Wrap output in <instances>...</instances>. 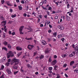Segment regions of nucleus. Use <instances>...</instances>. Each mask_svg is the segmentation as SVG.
<instances>
[{
  "mask_svg": "<svg viewBox=\"0 0 78 78\" xmlns=\"http://www.w3.org/2000/svg\"><path fill=\"white\" fill-rule=\"evenodd\" d=\"M14 62H15L14 64V66H16L17 64H19V60L16 58H14L12 60V64L14 63Z\"/></svg>",
  "mask_w": 78,
  "mask_h": 78,
  "instance_id": "1",
  "label": "nucleus"
},
{
  "mask_svg": "<svg viewBox=\"0 0 78 78\" xmlns=\"http://www.w3.org/2000/svg\"><path fill=\"white\" fill-rule=\"evenodd\" d=\"M7 55V58H9V57H10V56H11V57L14 56V54L12 53V52L11 51H9Z\"/></svg>",
  "mask_w": 78,
  "mask_h": 78,
  "instance_id": "2",
  "label": "nucleus"
},
{
  "mask_svg": "<svg viewBox=\"0 0 78 78\" xmlns=\"http://www.w3.org/2000/svg\"><path fill=\"white\" fill-rule=\"evenodd\" d=\"M57 63V61H56V60L55 59L51 62V66H54V65H55Z\"/></svg>",
  "mask_w": 78,
  "mask_h": 78,
  "instance_id": "3",
  "label": "nucleus"
},
{
  "mask_svg": "<svg viewBox=\"0 0 78 78\" xmlns=\"http://www.w3.org/2000/svg\"><path fill=\"white\" fill-rule=\"evenodd\" d=\"M34 47V46L33 45H29L27 47V48L29 50H32L33 48Z\"/></svg>",
  "mask_w": 78,
  "mask_h": 78,
  "instance_id": "4",
  "label": "nucleus"
},
{
  "mask_svg": "<svg viewBox=\"0 0 78 78\" xmlns=\"http://www.w3.org/2000/svg\"><path fill=\"white\" fill-rule=\"evenodd\" d=\"M58 28H59L62 30H63L64 29V27L62 26H58Z\"/></svg>",
  "mask_w": 78,
  "mask_h": 78,
  "instance_id": "5",
  "label": "nucleus"
},
{
  "mask_svg": "<svg viewBox=\"0 0 78 78\" xmlns=\"http://www.w3.org/2000/svg\"><path fill=\"white\" fill-rule=\"evenodd\" d=\"M75 55V52L73 51L72 54L69 55V57H73V56H74Z\"/></svg>",
  "mask_w": 78,
  "mask_h": 78,
  "instance_id": "6",
  "label": "nucleus"
},
{
  "mask_svg": "<svg viewBox=\"0 0 78 78\" xmlns=\"http://www.w3.org/2000/svg\"><path fill=\"white\" fill-rule=\"evenodd\" d=\"M6 57H4L3 58H2V59H1L0 60V62H5V61H6Z\"/></svg>",
  "mask_w": 78,
  "mask_h": 78,
  "instance_id": "7",
  "label": "nucleus"
},
{
  "mask_svg": "<svg viewBox=\"0 0 78 78\" xmlns=\"http://www.w3.org/2000/svg\"><path fill=\"white\" fill-rule=\"evenodd\" d=\"M41 43H42V45H45L46 44H47V43L46 42V41H45L44 40H42L41 41Z\"/></svg>",
  "mask_w": 78,
  "mask_h": 78,
  "instance_id": "8",
  "label": "nucleus"
},
{
  "mask_svg": "<svg viewBox=\"0 0 78 78\" xmlns=\"http://www.w3.org/2000/svg\"><path fill=\"white\" fill-rule=\"evenodd\" d=\"M6 71L7 72L8 74H11V70L9 69H6Z\"/></svg>",
  "mask_w": 78,
  "mask_h": 78,
  "instance_id": "9",
  "label": "nucleus"
},
{
  "mask_svg": "<svg viewBox=\"0 0 78 78\" xmlns=\"http://www.w3.org/2000/svg\"><path fill=\"white\" fill-rule=\"evenodd\" d=\"M6 21H3L2 22V26H5L6 25Z\"/></svg>",
  "mask_w": 78,
  "mask_h": 78,
  "instance_id": "10",
  "label": "nucleus"
},
{
  "mask_svg": "<svg viewBox=\"0 0 78 78\" xmlns=\"http://www.w3.org/2000/svg\"><path fill=\"white\" fill-rule=\"evenodd\" d=\"M16 50H22V48L20 47H16Z\"/></svg>",
  "mask_w": 78,
  "mask_h": 78,
  "instance_id": "11",
  "label": "nucleus"
},
{
  "mask_svg": "<svg viewBox=\"0 0 78 78\" xmlns=\"http://www.w3.org/2000/svg\"><path fill=\"white\" fill-rule=\"evenodd\" d=\"M44 58V55H41L39 57V58H40V60H41V59H43Z\"/></svg>",
  "mask_w": 78,
  "mask_h": 78,
  "instance_id": "12",
  "label": "nucleus"
},
{
  "mask_svg": "<svg viewBox=\"0 0 78 78\" xmlns=\"http://www.w3.org/2000/svg\"><path fill=\"white\" fill-rule=\"evenodd\" d=\"M6 3L8 6H12V5L11 4V3H10V2H9V1L6 2Z\"/></svg>",
  "mask_w": 78,
  "mask_h": 78,
  "instance_id": "13",
  "label": "nucleus"
},
{
  "mask_svg": "<svg viewBox=\"0 0 78 78\" xmlns=\"http://www.w3.org/2000/svg\"><path fill=\"white\" fill-rule=\"evenodd\" d=\"M45 53L46 54H47V53H49V50L48 49H46Z\"/></svg>",
  "mask_w": 78,
  "mask_h": 78,
  "instance_id": "14",
  "label": "nucleus"
},
{
  "mask_svg": "<svg viewBox=\"0 0 78 78\" xmlns=\"http://www.w3.org/2000/svg\"><path fill=\"white\" fill-rule=\"evenodd\" d=\"M2 50H5V51H7V50H8V49H7V48L5 47H3L2 48Z\"/></svg>",
  "mask_w": 78,
  "mask_h": 78,
  "instance_id": "15",
  "label": "nucleus"
},
{
  "mask_svg": "<svg viewBox=\"0 0 78 78\" xmlns=\"http://www.w3.org/2000/svg\"><path fill=\"white\" fill-rule=\"evenodd\" d=\"M19 9V10H22V7L21 5H19L18 7Z\"/></svg>",
  "mask_w": 78,
  "mask_h": 78,
  "instance_id": "16",
  "label": "nucleus"
},
{
  "mask_svg": "<svg viewBox=\"0 0 78 78\" xmlns=\"http://www.w3.org/2000/svg\"><path fill=\"white\" fill-rule=\"evenodd\" d=\"M27 67L29 69H31L32 67L31 66V65L29 64H27Z\"/></svg>",
  "mask_w": 78,
  "mask_h": 78,
  "instance_id": "17",
  "label": "nucleus"
},
{
  "mask_svg": "<svg viewBox=\"0 0 78 78\" xmlns=\"http://www.w3.org/2000/svg\"><path fill=\"white\" fill-rule=\"evenodd\" d=\"M24 27H23V26H22L21 27H20V29H19V31H22V29H23V28Z\"/></svg>",
  "mask_w": 78,
  "mask_h": 78,
  "instance_id": "18",
  "label": "nucleus"
},
{
  "mask_svg": "<svg viewBox=\"0 0 78 78\" xmlns=\"http://www.w3.org/2000/svg\"><path fill=\"white\" fill-rule=\"evenodd\" d=\"M63 36V35L62 34H60L58 36V38H60V37H62Z\"/></svg>",
  "mask_w": 78,
  "mask_h": 78,
  "instance_id": "19",
  "label": "nucleus"
},
{
  "mask_svg": "<svg viewBox=\"0 0 78 78\" xmlns=\"http://www.w3.org/2000/svg\"><path fill=\"white\" fill-rule=\"evenodd\" d=\"M3 44L5 45H8V42L5 41L3 42Z\"/></svg>",
  "mask_w": 78,
  "mask_h": 78,
  "instance_id": "20",
  "label": "nucleus"
},
{
  "mask_svg": "<svg viewBox=\"0 0 78 78\" xmlns=\"http://www.w3.org/2000/svg\"><path fill=\"white\" fill-rule=\"evenodd\" d=\"M70 19V17L67 16H66V18L67 20H69V19Z\"/></svg>",
  "mask_w": 78,
  "mask_h": 78,
  "instance_id": "21",
  "label": "nucleus"
},
{
  "mask_svg": "<svg viewBox=\"0 0 78 78\" xmlns=\"http://www.w3.org/2000/svg\"><path fill=\"white\" fill-rule=\"evenodd\" d=\"M16 16H17V15L16 14H15L14 15H12L11 16V17H12V18H14V17H16Z\"/></svg>",
  "mask_w": 78,
  "mask_h": 78,
  "instance_id": "22",
  "label": "nucleus"
},
{
  "mask_svg": "<svg viewBox=\"0 0 78 78\" xmlns=\"http://www.w3.org/2000/svg\"><path fill=\"white\" fill-rule=\"evenodd\" d=\"M7 46L8 48H9V49H11V46L10 44H8Z\"/></svg>",
  "mask_w": 78,
  "mask_h": 78,
  "instance_id": "23",
  "label": "nucleus"
},
{
  "mask_svg": "<svg viewBox=\"0 0 78 78\" xmlns=\"http://www.w3.org/2000/svg\"><path fill=\"white\" fill-rule=\"evenodd\" d=\"M74 63L75 62H74V61H72L70 63V66H72V64H74Z\"/></svg>",
  "mask_w": 78,
  "mask_h": 78,
  "instance_id": "24",
  "label": "nucleus"
},
{
  "mask_svg": "<svg viewBox=\"0 0 78 78\" xmlns=\"http://www.w3.org/2000/svg\"><path fill=\"white\" fill-rule=\"evenodd\" d=\"M74 71V73H78V69H75Z\"/></svg>",
  "mask_w": 78,
  "mask_h": 78,
  "instance_id": "25",
  "label": "nucleus"
},
{
  "mask_svg": "<svg viewBox=\"0 0 78 78\" xmlns=\"http://www.w3.org/2000/svg\"><path fill=\"white\" fill-rule=\"evenodd\" d=\"M75 50L76 51H78V45H77L75 48Z\"/></svg>",
  "mask_w": 78,
  "mask_h": 78,
  "instance_id": "26",
  "label": "nucleus"
},
{
  "mask_svg": "<svg viewBox=\"0 0 78 78\" xmlns=\"http://www.w3.org/2000/svg\"><path fill=\"white\" fill-rule=\"evenodd\" d=\"M56 76H57V78H61V76L59 75V74H56Z\"/></svg>",
  "mask_w": 78,
  "mask_h": 78,
  "instance_id": "27",
  "label": "nucleus"
},
{
  "mask_svg": "<svg viewBox=\"0 0 78 78\" xmlns=\"http://www.w3.org/2000/svg\"><path fill=\"white\" fill-rule=\"evenodd\" d=\"M24 1H25V0H23L21 1H20V2L21 3H22V4H24V3H25V2H24Z\"/></svg>",
  "mask_w": 78,
  "mask_h": 78,
  "instance_id": "28",
  "label": "nucleus"
},
{
  "mask_svg": "<svg viewBox=\"0 0 78 78\" xmlns=\"http://www.w3.org/2000/svg\"><path fill=\"white\" fill-rule=\"evenodd\" d=\"M21 55H22V52H20L19 53H18L17 54L18 56L19 57V56H20Z\"/></svg>",
  "mask_w": 78,
  "mask_h": 78,
  "instance_id": "29",
  "label": "nucleus"
},
{
  "mask_svg": "<svg viewBox=\"0 0 78 78\" xmlns=\"http://www.w3.org/2000/svg\"><path fill=\"white\" fill-rule=\"evenodd\" d=\"M48 69L49 70H53V67H49L48 68Z\"/></svg>",
  "mask_w": 78,
  "mask_h": 78,
  "instance_id": "30",
  "label": "nucleus"
},
{
  "mask_svg": "<svg viewBox=\"0 0 78 78\" xmlns=\"http://www.w3.org/2000/svg\"><path fill=\"white\" fill-rule=\"evenodd\" d=\"M67 56V54H65V55H62V58H65V57H66Z\"/></svg>",
  "mask_w": 78,
  "mask_h": 78,
  "instance_id": "31",
  "label": "nucleus"
},
{
  "mask_svg": "<svg viewBox=\"0 0 78 78\" xmlns=\"http://www.w3.org/2000/svg\"><path fill=\"white\" fill-rule=\"evenodd\" d=\"M10 64V63H9V62H8L6 63H5V65L6 66H9V65Z\"/></svg>",
  "mask_w": 78,
  "mask_h": 78,
  "instance_id": "32",
  "label": "nucleus"
},
{
  "mask_svg": "<svg viewBox=\"0 0 78 78\" xmlns=\"http://www.w3.org/2000/svg\"><path fill=\"white\" fill-rule=\"evenodd\" d=\"M42 2L43 3L45 4L47 3V0H44V1H42Z\"/></svg>",
  "mask_w": 78,
  "mask_h": 78,
  "instance_id": "33",
  "label": "nucleus"
},
{
  "mask_svg": "<svg viewBox=\"0 0 78 78\" xmlns=\"http://www.w3.org/2000/svg\"><path fill=\"white\" fill-rule=\"evenodd\" d=\"M61 41H62V42H64V40H65V39L64 38H62L61 39Z\"/></svg>",
  "mask_w": 78,
  "mask_h": 78,
  "instance_id": "34",
  "label": "nucleus"
},
{
  "mask_svg": "<svg viewBox=\"0 0 78 78\" xmlns=\"http://www.w3.org/2000/svg\"><path fill=\"white\" fill-rule=\"evenodd\" d=\"M6 35V34L5 33H4L2 34V37H3V38H5V36Z\"/></svg>",
  "mask_w": 78,
  "mask_h": 78,
  "instance_id": "35",
  "label": "nucleus"
},
{
  "mask_svg": "<svg viewBox=\"0 0 78 78\" xmlns=\"http://www.w3.org/2000/svg\"><path fill=\"white\" fill-rule=\"evenodd\" d=\"M53 35H54L55 37H56V36H57V33H53Z\"/></svg>",
  "mask_w": 78,
  "mask_h": 78,
  "instance_id": "36",
  "label": "nucleus"
},
{
  "mask_svg": "<svg viewBox=\"0 0 78 78\" xmlns=\"http://www.w3.org/2000/svg\"><path fill=\"white\" fill-rule=\"evenodd\" d=\"M38 17L40 19H42V15H39Z\"/></svg>",
  "mask_w": 78,
  "mask_h": 78,
  "instance_id": "37",
  "label": "nucleus"
},
{
  "mask_svg": "<svg viewBox=\"0 0 78 78\" xmlns=\"http://www.w3.org/2000/svg\"><path fill=\"white\" fill-rule=\"evenodd\" d=\"M4 68H5V66H4L2 65L1 66V69H0V70L3 69H4Z\"/></svg>",
  "mask_w": 78,
  "mask_h": 78,
  "instance_id": "38",
  "label": "nucleus"
},
{
  "mask_svg": "<svg viewBox=\"0 0 78 78\" xmlns=\"http://www.w3.org/2000/svg\"><path fill=\"white\" fill-rule=\"evenodd\" d=\"M37 51L35 52L34 53V56H35L36 55H37Z\"/></svg>",
  "mask_w": 78,
  "mask_h": 78,
  "instance_id": "39",
  "label": "nucleus"
},
{
  "mask_svg": "<svg viewBox=\"0 0 78 78\" xmlns=\"http://www.w3.org/2000/svg\"><path fill=\"white\" fill-rule=\"evenodd\" d=\"M1 2H2V4H3L4 3H5V0H2L1 1Z\"/></svg>",
  "mask_w": 78,
  "mask_h": 78,
  "instance_id": "40",
  "label": "nucleus"
},
{
  "mask_svg": "<svg viewBox=\"0 0 78 78\" xmlns=\"http://www.w3.org/2000/svg\"><path fill=\"white\" fill-rule=\"evenodd\" d=\"M28 30H30V31H29L28 32H30L33 31V29L32 28L28 29Z\"/></svg>",
  "mask_w": 78,
  "mask_h": 78,
  "instance_id": "41",
  "label": "nucleus"
},
{
  "mask_svg": "<svg viewBox=\"0 0 78 78\" xmlns=\"http://www.w3.org/2000/svg\"><path fill=\"white\" fill-rule=\"evenodd\" d=\"M51 61H52V59L51 58H49V62H51Z\"/></svg>",
  "mask_w": 78,
  "mask_h": 78,
  "instance_id": "42",
  "label": "nucleus"
},
{
  "mask_svg": "<svg viewBox=\"0 0 78 78\" xmlns=\"http://www.w3.org/2000/svg\"><path fill=\"white\" fill-rule=\"evenodd\" d=\"M51 9H52V8H51V7H48V10H51Z\"/></svg>",
  "mask_w": 78,
  "mask_h": 78,
  "instance_id": "43",
  "label": "nucleus"
},
{
  "mask_svg": "<svg viewBox=\"0 0 78 78\" xmlns=\"http://www.w3.org/2000/svg\"><path fill=\"white\" fill-rule=\"evenodd\" d=\"M16 2L17 3H20V0H16Z\"/></svg>",
  "mask_w": 78,
  "mask_h": 78,
  "instance_id": "44",
  "label": "nucleus"
},
{
  "mask_svg": "<svg viewBox=\"0 0 78 78\" xmlns=\"http://www.w3.org/2000/svg\"><path fill=\"white\" fill-rule=\"evenodd\" d=\"M27 58V55H25L23 56V59H25V58Z\"/></svg>",
  "mask_w": 78,
  "mask_h": 78,
  "instance_id": "45",
  "label": "nucleus"
},
{
  "mask_svg": "<svg viewBox=\"0 0 78 78\" xmlns=\"http://www.w3.org/2000/svg\"><path fill=\"white\" fill-rule=\"evenodd\" d=\"M27 14L26 13H24L23 14V16H24V17H26L27 16Z\"/></svg>",
  "mask_w": 78,
  "mask_h": 78,
  "instance_id": "46",
  "label": "nucleus"
},
{
  "mask_svg": "<svg viewBox=\"0 0 78 78\" xmlns=\"http://www.w3.org/2000/svg\"><path fill=\"white\" fill-rule=\"evenodd\" d=\"M34 42L35 43V44H37V40H34Z\"/></svg>",
  "mask_w": 78,
  "mask_h": 78,
  "instance_id": "47",
  "label": "nucleus"
},
{
  "mask_svg": "<svg viewBox=\"0 0 78 78\" xmlns=\"http://www.w3.org/2000/svg\"><path fill=\"white\" fill-rule=\"evenodd\" d=\"M42 5H43V2H42V1L40 3V6H42Z\"/></svg>",
  "mask_w": 78,
  "mask_h": 78,
  "instance_id": "48",
  "label": "nucleus"
},
{
  "mask_svg": "<svg viewBox=\"0 0 78 78\" xmlns=\"http://www.w3.org/2000/svg\"><path fill=\"white\" fill-rule=\"evenodd\" d=\"M22 68H23V67H21V68L20 70L22 72H23V70L22 69Z\"/></svg>",
  "mask_w": 78,
  "mask_h": 78,
  "instance_id": "49",
  "label": "nucleus"
},
{
  "mask_svg": "<svg viewBox=\"0 0 78 78\" xmlns=\"http://www.w3.org/2000/svg\"><path fill=\"white\" fill-rule=\"evenodd\" d=\"M13 69H17V67L16 66H14L13 67Z\"/></svg>",
  "mask_w": 78,
  "mask_h": 78,
  "instance_id": "50",
  "label": "nucleus"
},
{
  "mask_svg": "<svg viewBox=\"0 0 78 78\" xmlns=\"http://www.w3.org/2000/svg\"><path fill=\"white\" fill-rule=\"evenodd\" d=\"M67 66V64L66 63L64 65H63V67H66Z\"/></svg>",
  "mask_w": 78,
  "mask_h": 78,
  "instance_id": "51",
  "label": "nucleus"
},
{
  "mask_svg": "<svg viewBox=\"0 0 78 78\" xmlns=\"http://www.w3.org/2000/svg\"><path fill=\"white\" fill-rule=\"evenodd\" d=\"M12 35L13 36H14V35H15V33L14 32H13L12 33Z\"/></svg>",
  "mask_w": 78,
  "mask_h": 78,
  "instance_id": "52",
  "label": "nucleus"
},
{
  "mask_svg": "<svg viewBox=\"0 0 78 78\" xmlns=\"http://www.w3.org/2000/svg\"><path fill=\"white\" fill-rule=\"evenodd\" d=\"M47 14H48V15H50V12H48V11H47Z\"/></svg>",
  "mask_w": 78,
  "mask_h": 78,
  "instance_id": "53",
  "label": "nucleus"
},
{
  "mask_svg": "<svg viewBox=\"0 0 78 78\" xmlns=\"http://www.w3.org/2000/svg\"><path fill=\"white\" fill-rule=\"evenodd\" d=\"M69 7H70V5L69 4H68L67 5V8H69Z\"/></svg>",
  "mask_w": 78,
  "mask_h": 78,
  "instance_id": "54",
  "label": "nucleus"
},
{
  "mask_svg": "<svg viewBox=\"0 0 78 78\" xmlns=\"http://www.w3.org/2000/svg\"><path fill=\"white\" fill-rule=\"evenodd\" d=\"M1 78H5L4 77V75H2L1 76Z\"/></svg>",
  "mask_w": 78,
  "mask_h": 78,
  "instance_id": "55",
  "label": "nucleus"
},
{
  "mask_svg": "<svg viewBox=\"0 0 78 78\" xmlns=\"http://www.w3.org/2000/svg\"><path fill=\"white\" fill-rule=\"evenodd\" d=\"M54 58H55V59L57 58V56H56V55H54Z\"/></svg>",
  "mask_w": 78,
  "mask_h": 78,
  "instance_id": "56",
  "label": "nucleus"
},
{
  "mask_svg": "<svg viewBox=\"0 0 78 78\" xmlns=\"http://www.w3.org/2000/svg\"><path fill=\"white\" fill-rule=\"evenodd\" d=\"M49 23H50V21H49L47 22V25H48V24H49Z\"/></svg>",
  "mask_w": 78,
  "mask_h": 78,
  "instance_id": "57",
  "label": "nucleus"
},
{
  "mask_svg": "<svg viewBox=\"0 0 78 78\" xmlns=\"http://www.w3.org/2000/svg\"><path fill=\"white\" fill-rule=\"evenodd\" d=\"M44 18H46L47 19V15H45L44 16Z\"/></svg>",
  "mask_w": 78,
  "mask_h": 78,
  "instance_id": "58",
  "label": "nucleus"
},
{
  "mask_svg": "<svg viewBox=\"0 0 78 78\" xmlns=\"http://www.w3.org/2000/svg\"><path fill=\"white\" fill-rule=\"evenodd\" d=\"M53 41H54V42L56 41V40L55 38H53Z\"/></svg>",
  "mask_w": 78,
  "mask_h": 78,
  "instance_id": "59",
  "label": "nucleus"
},
{
  "mask_svg": "<svg viewBox=\"0 0 78 78\" xmlns=\"http://www.w3.org/2000/svg\"><path fill=\"white\" fill-rule=\"evenodd\" d=\"M18 73V71H16L14 72V75H16V74H17Z\"/></svg>",
  "mask_w": 78,
  "mask_h": 78,
  "instance_id": "60",
  "label": "nucleus"
},
{
  "mask_svg": "<svg viewBox=\"0 0 78 78\" xmlns=\"http://www.w3.org/2000/svg\"><path fill=\"white\" fill-rule=\"evenodd\" d=\"M10 62H11V59H9L8 60V62L9 63Z\"/></svg>",
  "mask_w": 78,
  "mask_h": 78,
  "instance_id": "61",
  "label": "nucleus"
},
{
  "mask_svg": "<svg viewBox=\"0 0 78 78\" xmlns=\"http://www.w3.org/2000/svg\"><path fill=\"white\" fill-rule=\"evenodd\" d=\"M49 26L50 28H52V26H51V25L50 24H49Z\"/></svg>",
  "mask_w": 78,
  "mask_h": 78,
  "instance_id": "62",
  "label": "nucleus"
},
{
  "mask_svg": "<svg viewBox=\"0 0 78 78\" xmlns=\"http://www.w3.org/2000/svg\"><path fill=\"white\" fill-rule=\"evenodd\" d=\"M50 41H51V38H48V42H50Z\"/></svg>",
  "mask_w": 78,
  "mask_h": 78,
  "instance_id": "63",
  "label": "nucleus"
},
{
  "mask_svg": "<svg viewBox=\"0 0 78 78\" xmlns=\"http://www.w3.org/2000/svg\"><path fill=\"white\" fill-rule=\"evenodd\" d=\"M65 76L66 77V78H67L68 77V76L67 75V74H65Z\"/></svg>",
  "mask_w": 78,
  "mask_h": 78,
  "instance_id": "64",
  "label": "nucleus"
}]
</instances>
